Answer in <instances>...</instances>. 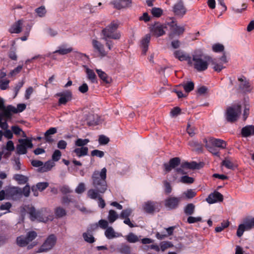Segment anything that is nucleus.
<instances>
[{
  "instance_id": "obj_43",
  "label": "nucleus",
  "mask_w": 254,
  "mask_h": 254,
  "mask_svg": "<svg viewBox=\"0 0 254 254\" xmlns=\"http://www.w3.org/2000/svg\"><path fill=\"white\" fill-rule=\"evenodd\" d=\"M82 236L84 241L88 243L92 244L95 242V238L93 235L89 233H84Z\"/></svg>"
},
{
  "instance_id": "obj_22",
  "label": "nucleus",
  "mask_w": 254,
  "mask_h": 254,
  "mask_svg": "<svg viewBox=\"0 0 254 254\" xmlns=\"http://www.w3.org/2000/svg\"><path fill=\"white\" fill-rule=\"evenodd\" d=\"M167 28L166 25L156 24L152 28V32L153 34L157 37H160L164 35L165 33L164 28Z\"/></svg>"
},
{
  "instance_id": "obj_42",
  "label": "nucleus",
  "mask_w": 254,
  "mask_h": 254,
  "mask_svg": "<svg viewBox=\"0 0 254 254\" xmlns=\"http://www.w3.org/2000/svg\"><path fill=\"white\" fill-rule=\"evenodd\" d=\"M89 142L88 139L78 138L75 141V145L78 147H85V145H87Z\"/></svg>"
},
{
  "instance_id": "obj_60",
  "label": "nucleus",
  "mask_w": 254,
  "mask_h": 254,
  "mask_svg": "<svg viewBox=\"0 0 254 254\" xmlns=\"http://www.w3.org/2000/svg\"><path fill=\"white\" fill-rule=\"evenodd\" d=\"M224 47L220 44H216L212 46V50L215 52H220L224 50Z\"/></svg>"
},
{
  "instance_id": "obj_49",
  "label": "nucleus",
  "mask_w": 254,
  "mask_h": 254,
  "mask_svg": "<svg viewBox=\"0 0 254 254\" xmlns=\"http://www.w3.org/2000/svg\"><path fill=\"white\" fill-rule=\"evenodd\" d=\"M187 198L191 199L194 197L196 194V192L191 189L188 190L187 191H184L183 193Z\"/></svg>"
},
{
  "instance_id": "obj_23",
  "label": "nucleus",
  "mask_w": 254,
  "mask_h": 254,
  "mask_svg": "<svg viewBox=\"0 0 254 254\" xmlns=\"http://www.w3.org/2000/svg\"><path fill=\"white\" fill-rule=\"evenodd\" d=\"M131 3V0H118L113 2L114 7L118 9L128 7Z\"/></svg>"
},
{
  "instance_id": "obj_16",
  "label": "nucleus",
  "mask_w": 254,
  "mask_h": 254,
  "mask_svg": "<svg viewBox=\"0 0 254 254\" xmlns=\"http://www.w3.org/2000/svg\"><path fill=\"white\" fill-rule=\"evenodd\" d=\"M238 81L240 82L239 87L241 90L244 92H250L251 90V84L245 76L239 77Z\"/></svg>"
},
{
  "instance_id": "obj_61",
  "label": "nucleus",
  "mask_w": 254,
  "mask_h": 254,
  "mask_svg": "<svg viewBox=\"0 0 254 254\" xmlns=\"http://www.w3.org/2000/svg\"><path fill=\"white\" fill-rule=\"evenodd\" d=\"M22 68V65H18L17 67H16L15 68H14L13 70H11L8 76L9 77H12L17 74H18L20 71L21 70Z\"/></svg>"
},
{
  "instance_id": "obj_55",
  "label": "nucleus",
  "mask_w": 254,
  "mask_h": 254,
  "mask_svg": "<svg viewBox=\"0 0 254 254\" xmlns=\"http://www.w3.org/2000/svg\"><path fill=\"white\" fill-rule=\"evenodd\" d=\"M49 186L47 182H40L37 184L36 188L40 191H42L45 190Z\"/></svg>"
},
{
  "instance_id": "obj_64",
  "label": "nucleus",
  "mask_w": 254,
  "mask_h": 254,
  "mask_svg": "<svg viewBox=\"0 0 254 254\" xmlns=\"http://www.w3.org/2000/svg\"><path fill=\"white\" fill-rule=\"evenodd\" d=\"M85 190V185L83 183H80L75 189V192L77 193H82Z\"/></svg>"
},
{
  "instance_id": "obj_53",
  "label": "nucleus",
  "mask_w": 254,
  "mask_h": 254,
  "mask_svg": "<svg viewBox=\"0 0 254 254\" xmlns=\"http://www.w3.org/2000/svg\"><path fill=\"white\" fill-rule=\"evenodd\" d=\"M222 165L229 169H234V164L228 159H225L222 162Z\"/></svg>"
},
{
  "instance_id": "obj_8",
  "label": "nucleus",
  "mask_w": 254,
  "mask_h": 254,
  "mask_svg": "<svg viewBox=\"0 0 254 254\" xmlns=\"http://www.w3.org/2000/svg\"><path fill=\"white\" fill-rule=\"evenodd\" d=\"M241 112L240 105H236L234 107H229L227 110L226 119L229 122L236 121Z\"/></svg>"
},
{
  "instance_id": "obj_7",
  "label": "nucleus",
  "mask_w": 254,
  "mask_h": 254,
  "mask_svg": "<svg viewBox=\"0 0 254 254\" xmlns=\"http://www.w3.org/2000/svg\"><path fill=\"white\" fill-rule=\"evenodd\" d=\"M57 241V238L55 235H50L45 240L42 246L40 247L38 252H46L51 250L55 246Z\"/></svg>"
},
{
  "instance_id": "obj_15",
  "label": "nucleus",
  "mask_w": 254,
  "mask_h": 254,
  "mask_svg": "<svg viewBox=\"0 0 254 254\" xmlns=\"http://www.w3.org/2000/svg\"><path fill=\"white\" fill-rule=\"evenodd\" d=\"M181 163V159L179 157H174L171 159L168 163H164V170L166 172H170L172 169H175Z\"/></svg>"
},
{
  "instance_id": "obj_1",
  "label": "nucleus",
  "mask_w": 254,
  "mask_h": 254,
  "mask_svg": "<svg viewBox=\"0 0 254 254\" xmlns=\"http://www.w3.org/2000/svg\"><path fill=\"white\" fill-rule=\"evenodd\" d=\"M107 170L103 168L100 172L95 171L92 175V184L94 189H91L87 191L88 197L92 199H98L99 207L103 208L105 206L104 200L100 196V193H104L107 190L106 179Z\"/></svg>"
},
{
  "instance_id": "obj_21",
  "label": "nucleus",
  "mask_w": 254,
  "mask_h": 254,
  "mask_svg": "<svg viewBox=\"0 0 254 254\" xmlns=\"http://www.w3.org/2000/svg\"><path fill=\"white\" fill-rule=\"evenodd\" d=\"M23 21L20 19L14 23L8 31L10 33H19L21 32Z\"/></svg>"
},
{
  "instance_id": "obj_5",
  "label": "nucleus",
  "mask_w": 254,
  "mask_h": 254,
  "mask_svg": "<svg viewBox=\"0 0 254 254\" xmlns=\"http://www.w3.org/2000/svg\"><path fill=\"white\" fill-rule=\"evenodd\" d=\"M37 236V234L34 231L28 232L26 236L21 235L16 238V244L20 247H24L27 246L28 249H32L34 246L37 245V243L36 242H32Z\"/></svg>"
},
{
  "instance_id": "obj_37",
  "label": "nucleus",
  "mask_w": 254,
  "mask_h": 254,
  "mask_svg": "<svg viewBox=\"0 0 254 254\" xmlns=\"http://www.w3.org/2000/svg\"><path fill=\"white\" fill-rule=\"evenodd\" d=\"M125 239L128 242L130 243H135L139 240L137 236L131 232L126 236Z\"/></svg>"
},
{
  "instance_id": "obj_47",
  "label": "nucleus",
  "mask_w": 254,
  "mask_h": 254,
  "mask_svg": "<svg viewBox=\"0 0 254 254\" xmlns=\"http://www.w3.org/2000/svg\"><path fill=\"white\" fill-rule=\"evenodd\" d=\"M152 15L156 17H160L163 14V10L158 7H153L151 10Z\"/></svg>"
},
{
  "instance_id": "obj_54",
  "label": "nucleus",
  "mask_w": 254,
  "mask_h": 254,
  "mask_svg": "<svg viewBox=\"0 0 254 254\" xmlns=\"http://www.w3.org/2000/svg\"><path fill=\"white\" fill-rule=\"evenodd\" d=\"M10 82L8 79H0V89L4 90L6 89L9 86Z\"/></svg>"
},
{
  "instance_id": "obj_62",
  "label": "nucleus",
  "mask_w": 254,
  "mask_h": 254,
  "mask_svg": "<svg viewBox=\"0 0 254 254\" xmlns=\"http://www.w3.org/2000/svg\"><path fill=\"white\" fill-rule=\"evenodd\" d=\"M91 155L92 156H97L99 158H102L104 155V152L102 151L95 149L91 151Z\"/></svg>"
},
{
  "instance_id": "obj_9",
  "label": "nucleus",
  "mask_w": 254,
  "mask_h": 254,
  "mask_svg": "<svg viewBox=\"0 0 254 254\" xmlns=\"http://www.w3.org/2000/svg\"><path fill=\"white\" fill-rule=\"evenodd\" d=\"M6 199L17 200L21 197V189L17 187H6Z\"/></svg>"
},
{
  "instance_id": "obj_41",
  "label": "nucleus",
  "mask_w": 254,
  "mask_h": 254,
  "mask_svg": "<svg viewBox=\"0 0 254 254\" xmlns=\"http://www.w3.org/2000/svg\"><path fill=\"white\" fill-rule=\"evenodd\" d=\"M72 51V48H65L63 47H60L58 50L54 52L53 54L58 53L60 55H64L70 53Z\"/></svg>"
},
{
  "instance_id": "obj_11",
  "label": "nucleus",
  "mask_w": 254,
  "mask_h": 254,
  "mask_svg": "<svg viewBox=\"0 0 254 254\" xmlns=\"http://www.w3.org/2000/svg\"><path fill=\"white\" fill-rule=\"evenodd\" d=\"M180 201L181 197L169 196L165 200L164 204L169 209H175L179 206Z\"/></svg>"
},
{
  "instance_id": "obj_38",
  "label": "nucleus",
  "mask_w": 254,
  "mask_h": 254,
  "mask_svg": "<svg viewBox=\"0 0 254 254\" xmlns=\"http://www.w3.org/2000/svg\"><path fill=\"white\" fill-rule=\"evenodd\" d=\"M183 87L185 91L187 93H189L194 89V83L192 81H188L186 83H184L181 84Z\"/></svg>"
},
{
  "instance_id": "obj_4",
  "label": "nucleus",
  "mask_w": 254,
  "mask_h": 254,
  "mask_svg": "<svg viewBox=\"0 0 254 254\" xmlns=\"http://www.w3.org/2000/svg\"><path fill=\"white\" fill-rule=\"evenodd\" d=\"M203 142L207 149L212 154L217 156L219 155V152L217 148L224 149L227 145L224 140L212 137L204 139Z\"/></svg>"
},
{
  "instance_id": "obj_35",
  "label": "nucleus",
  "mask_w": 254,
  "mask_h": 254,
  "mask_svg": "<svg viewBox=\"0 0 254 254\" xmlns=\"http://www.w3.org/2000/svg\"><path fill=\"white\" fill-rule=\"evenodd\" d=\"M174 56L176 58L178 59L181 61L186 60L189 61L190 58V57L185 54L182 51H175L174 52Z\"/></svg>"
},
{
  "instance_id": "obj_46",
  "label": "nucleus",
  "mask_w": 254,
  "mask_h": 254,
  "mask_svg": "<svg viewBox=\"0 0 254 254\" xmlns=\"http://www.w3.org/2000/svg\"><path fill=\"white\" fill-rule=\"evenodd\" d=\"M245 230H247L246 224L245 222H244V223L243 224H241L239 225L238 229H237V236L238 237H241L243 235V233Z\"/></svg>"
},
{
  "instance_id": "obj_56",
  "label": "nucleus",
  "mask_w": 254,
  "mask_h": 254,
  "mask_svg": "<svg viewBox=\"0 0 254 254\" xmlns=\"http://www.w3.org/2000/svg\"><path fill=\"white\" fill-rule=\"evenodd\" d=\"M99 143L101 145L107 144L110 141L109 138L104 135H101L99 137Z\"/></svg>"
},
{
  "instance_id": "obj_17",
  "label": "nucleus",
  "mask_w": 254,
  "mask_h": 254,
  "mask_svg": "<svg viewBox=\"0 0 254 254\" xmlns=\"http://www.w3.org/2000/svg\"><path fill=\"white\" fill-rule=\"evenodd\" d=\"M56 95L60 97L59 100V104L60 105H64L71 100L72 94L70 91H66L64 92L58 93Z\"/></svg>"
},
{
  "instance_id": "obj_25",
  "label": "nucleus",
  "mask_w": 254,
  "mask_h": 254,
  "mask_svg": "<svg viewBox=\"0 0 254 254\" xmlns=\"http://www.w3.org/2000/svg\"><path fill=\"white\" fill-rule=\"evenodd\" d=\"M84 67L87 79L89 80L92 83H97V78L94 70L89 68L86 66H85Z\"/></svg>"
},
{
  "instance_id": "obj_13",
  "label": "nucleus",
  "mask_w": 254,
  "mask_h": 254,
  "mask_svg": "<svg viewBox=\"0 0 254 254\" xmlns=\"http://www.w3.org/2000/svg\"><path fill=\"white\" fill-rule=\"evenodd\" d=\"M0 109L3 111V113L2 114L8 119L11 118L12 113H17V111L15 107L12 105H8L5 107L3 103L0 104Z\"/></svg>"
},
{
  "instance_id": "obj_29",
  "label": "nucleus",
  "mask_w": 254,
  "mask_h": 254,
  "mask_svg": "<svg viewBox=\"0 0 254 254\" xmlns=\"http://www.w3.org/2000/svg\"><path fill=\"white\" fill-rule=\"evenodd\" d=\"M88 152V148L87 147H78L75 148L73 150V153H75L78 157L85 156L87 155Z\"/></svg>"
},
{
  "instance_id": "obj_24",
  "label": "nucleus",
  "mask_w": 254,
  "mask_h": 254,
  "mask_svg": "<svg viewBox=\"0 0 254 254\" xmlns=\"http://www.w3.org/2000/svg\"><path fill=\"white\" fill-rule=\"evenodd\" d=\"M105 235L108 239H112L122 236L121 233L116 232L112 227H108L105 231Z\"/></svg>"
},
{
  "instance_id": "obj_36",
  "label": "nucleus",
  "mask_w": 254,
  "mask_h": 254,
  "mask_svg": "<svg viewBox=\"0 0 254 254\" xmlns=\"http://www.w3.org/2000/svg\"><path fill=\"white\" fill-rule=\"evenodd\" d=\"M195 210V205L192 203L188 204L184 208V212L187 215H191Z\"/></svg>"
},
{
  "instance_id": "obj_19",
  "label": "nucleus",
  "mask_w": 254,
  "mask_h": 254,
  "mask_svg": "<svg viewBox=\"0 0 254 254\" xmlns=\"http://www.w3.org/2000/svg\"><path fill=\"white\" fill-rule=\"evenodd\" d=\"M92 43L94 49L101 57H105L107 55V52L104 49V46L101 43L96 40H93Z\"/></svg>"
},
{
  "instance_id": "obj_32",
  "label": "nucleus",
  "mask_w": 254,
  "mask_h": 254,
  "mask_svg": "<svg viewBox=\"0 0 254 254\" xmlns=\"http://www.w3.org/2000/svg\"><path fill=\"white\" fill-rule=\"evenodd\" d=\"M213 65V68L215 71L220 72L221 70L224 68L225 67L223 66V64L221 63H217L216 59H212L210 58V63Z\"/></svg>"
},
{
  "instance_id": "obj_57",
  "label": "nucleus",
  "mask_w": 254,
  "mask_h": 254,
  "mask_svg": "<svg viewBox=\"0 0 254 254\" xmlns=\"http://www.w3.org/2000/svg\"><path fill=\"white\" fill-rule=\"evenodd\" d=\"M202 220L201 217H192L190 215L187 219V222L189 224L194 223L198 222H200Z\"/></svg>"
},
{
  "instance_id": "obj_63",
  "label": "nucleus",
  "mask_w": 254,
  "mask_h": 254,
  "mask_svg": "<svg viewBox=\"0 0 254 254\" xmlns=\"http://www.w3.org/2000/svg\"><path fill=\"white\" fill-rule=\"evenodd\" d=\"M21 196L24 195L25 197H28L30 192V188L28 185H26L22 190L21 189Z\"/></svg>"
},
{
  "instance_id": "obj_28",
  "label": "nucleus",
  "mask_w": 254,
  "mask_h": 254,
  "mask_svg": "<svg viewBox=\"0 0 254 254\" xmlns=\"http://www.w3.org/2000/svg\"><path fill=\"white\" fill-rule=\"evenodd\" d=\"M100 118L97 114H89L87 118V124L89 126H95L99 123Z\"/></svg>"
},
{
  "instance_id": "obj_18",
  "label": "nucleus",
  "mask_w": 254,
  "mask_h": 254,
  "mask_svg": "<svg viewBox=\"0 0 254 254\" xmlns=\"http://www.w3.org/2000/svg\"><path fill=\"white\" fill-rule=\"evenodd\" d=\"M173 11L176 15L183 16L186 13V10L184 5L183 2L180 1L176 3L173 7Z\"/></svg>"
},
{
  "instance_id": "obj_40",
  "label": "nucleus",
  "mask_w": 254,
  "mask_h": 254,
  "mask_svg": "<svg viewBox=\"0 0 254 254\" xmlns=\"http://www.w3.org/2000/svg\"><path fill=\"white\" fill-rule=\"evenodd\" d=\"M57 131L56 127H51L48 129L45 133V137L47 141L49 142L51 141L50 135L54 134Z\"/></svg>"
},
{
  "instance_id": "obj_27",
  "label": "nucleus",
  "mask_w": 254,
  "mask_h": 254,
  "mask_svg": "<svg viewBox=\"0 0 254 254\" xmlns=\"http://www.w3.org/2000/svg\"><path fill=\"white\" fill-rule=\"evenodd\" d=\"M157 204L156 202L148 201L144 204L143 207L146 212L152 213L154 211Z\"/></svg>"
},
{
  "instance_id": "obj_45",
  "label": "nucleus",
  "mask_w": 254,
  "mask_h": 254,
  "mask_svg": "<svg viewBox=\"0 0 254 254\" xmlns=\"http://www.w3.org/2000/svg\"><path fill=\"white\" fill-rule=\"evenodd\" d=\"M35 11L37 15L40 17L45 16L47 12L46 9L44 6H41L39 7L36 8Z\"/></svg>"
},
{
  "instance_id": "obj_30",
  "label": "nucleus",
  "mask_w": 254,
  "mask_h": 254,
  "mask_svg": "<svg viewBox=\"0 0 254 254\" xmlns=\"http://www.w3.org/2000/svg\"><path fill=\"white\" fill-rule=\"evenodd\" d=\"M242 135L244 137H248L251 135L254 134V126H248L244 127L242 129Z\"/></svg>"
},
{
  "instance_id": "obj_48",
  "label": "nucleus",
  "mask_w": 254,
  "mask_h": 254,
  "mask_svg": "<svg viewBox=\"0 0 254 254\" xmlns=\"http://www.w3.org/2000/svg\"><path fill=\"white\" fill-rule=\"evenodd\" d=\"M119 250L122 253L129 254L130 252V247L127 244H122L119 248Z\"/></svg>"
},
{
  "instance_id": "obj_44",
  "label": "nucleus",
  "mask_w": 254,
  "mask_h": 254,
  "mask_svg": "<svg viewBox=\"0 0 254 254\" xmlns=\"http://www.w3.org/2000/svg\"><path fill=\"white\" fill-rule=\"evenodd\" d=\"M229 221L228 220L223 221L221 223V226H217L215 228V232L217 233L221 232L225 228H227L229 226Z\"/></svg>"
},
{
  "instance_id": "obj_59",
  "label": "nucleus",
  "mask_w": 254,
  "mask_h": 254,
  "mask_svg": "<svg viewBox=\"0 0 254 254\" xmlns=\"http://www.w3.org/2000/svg\"><path fill=\"white\" fill-rule=\"evenodd\" d=\"M245 222L246 224L247 230H250L254 228V217L250 219L246 220L245 221Z\"/></svg>"
},
{
  "instance_id": "obj_34",
  "label": "nucleus",
  "mask_w": 254,
  "mask_h": 254,
  "mask_svg": "<svg viewBox=\"0 0 254 254\" xmlns=\"http://www.w3.org/2000/svg\"><path fill=\"white\" fill-rule=\"evenodd\" d=\"M13 179L17 181V183L20 185H23L26 184L28 180L27 177L21 174L14 175L13 176Z\"/></svg>"
},
{
  "instance_id": "obj_2",
  "label": "nucleus",
  "mask_w": 254,
  "mask_h": 254,
  "mask_svg": "<svg viewBox=\"0 0 254 254\" xmlns=\"http://www.w3.org/2000/svg\"><path fill=\"white\" fill-rule=\"evenodd\" d=\"M210 58L203 55L200 51H196L192 55V59L190 58L189 63L192 64L197 71H203L207 69Z\"/></svg>"
},
{
  "instance_id": "obj_50",
  "label": "nucleus",
  "mask_w": 254,
  "mask_h": 254,
  "mask_svg": "<svg viewBox=\"0 0 254 254\" xmlns=\"http://www.w3.org/2000/svg\"><path fill=\"white\" fill-rule=\"evenodd\" d=\"M132 212V210L131 208H127L123 210L121 214H120V218H129V217L131 215Z\"/></svg>"
},
{
  "instance_id": "obj_14",
  "label": "nucleus",
  "mask_w": 254,
  "mask_h": 254,
  "mask_svg": "<svg viewBox=\"0 0 254 254\" xmlns=\"http://www.w3.org/2000/svg\"><path fill=\"white\" fill-rule=\"evenodd\" d=\"M206 200L209 204H213L218 202H222L223 200V196L219 192L214 191L208 195Z\"/></svg>"
},
{
  "instance_id": "obj_51",
  "label": "nucleus",
  "mask_w": 254,
  "mask_h": 254,
  "mask_svg": "<svg viewBox=\"0 0 254 254\" xmlns=\"http://www.w3.org/2000/svg\"><path fill=\"white\" fill-rule=\"evenodd\" d=\"M55 215L57 217L61 218L66 215L64 209L61 207H58L55 209Z\"/></svg>"
},
{
  "instance_id": "obj_3",
  "label": "nucleus",
  "mask_w": 254,
  "mask_h": 254,
  "mask_svg": "<svg viewBox=\"0 0 254 254\" xmlns=\"http://www.w3.org/2000/svg\"><path fill=\"white\" fill-rule=\"evenodd\" d=\"M28 213L30 215V218L32 221L36 220L46 222L49 220L52 221L53 219V215L50 209L44 208L39 210H36L32 206L29 208Z\"/></svg>"
},
{
  "instance_id": "obj_33",
  "label": "nucleus",
  "mask_w": 254,
  "mask_h": 254,
  "mask_svg": "<svg viewBox=\"0 0 254 254\" xmlns=\"http://www.w3.org/2000/svg\"><path fill=\"white\" fill-rule=\"evenodd\" d=\"M182 167H186V169H198L200 168V164L194 161H192L191 162H185L182 163Z\"/></svg>"
},
{
  "instance_id": "obj_31",
  "label": "nucleus",
  "mask_w": 254,
  "mask_h": 254,
  "mask_svg": "<svg viewBox=\"0 0 254 254\" xmlns=\"http://www.w3.org/2000/svg\"><path fill=\"white\" fill-rule=\"evenodd\" d=\"M55 165V163L49 160L47 161L43 166L39 168V171L40 172H46L51 170V169Z\"/></svg>"
},
{
  "instance_id": "obj_12",
  "label": "nucleus",
  "mask_w": 254,
  "mask_h": 254,
  "mask_svg": "<svg viewBox=\"0 0 254 254\" xmlns=\"http://www.w3.org/2000/svg\"><path fill=\"white\" fill-rule=\"evenodd\" d=\"M167 25L169 27L171 30V33L169 35L171 38H173L174 35H179L182 34L185 31L184 27L177 25L174 21L168 22Z\"/></svg>"
},
{
  "instance_id": "obj_39",
  "label": "nucleus",
  "mask_w": 254,
  "mask_h": 254,
  "mask_svg": "<svg viewBox=\"0 0 254 254\" xmlns=\"http://www.w3.org/2000/svg\"><path fill=\"white\" fill-rule=\"evenodd\" d=\"M118 218V215L114 210H110L109 212L108 219L110 223H112L115 222Z\"/></svg>"
},
{
  "instance_id": "obj_10",
  "label": "nucleus",
  "mask_w": 254,
  "mask_h": 254,
  "mask_svg": "<svg viewBox=\"0 0 254 254\" xmlns=\"http://www.w3.org/2000/svg\"><path fill=\"white\" fill-rule=\"evenodd\" d=\"M19 144L17 146V152L19 154H25L27 152V148L33 147L31 140L29 139H19Z\"/></svg>"
},
{
  "instance_id": "obj_58",
  "label": "nucleus",
  "mask_w": 254,
  "mask_h": 254,
  "mask_svg": "<svg viewBox=\"0 0 254 254\" xmlns=\"http://www.w3.org/2000/svg\"><path fill=\"white\" fill-rule=\"evenodd\" d=\"M62 153L59 150H56L53 155H52V159L54 161H58L61 157Z\"/></svg>"
},
{
  "instance_id": "obj_52",
  "label": "nucleus",
  "mask_w": 254,
  "mask_h": 254,
  "mask_svg": "<svg viewBox=\"0 0 254 254\" xmlns=\"http://www.w3.org/2000/svg\"><path fill=\"white\" fill-rule=\"evenodd\" d=\"M180 181L184 184H190L193 183L194 179L192 177L186 175L181 178Z\"/></svg>"
},
{
  "instance_id": "obj_26",
  "label": "nucleus",
  "mask_w": 254,
  "mask_h": 254,
  "mask_svg": "<svg viewBox=\"0 0 254 254\" xmlns=\"http://www.w3.org/2000/svg\"><path fill=\"white\" fill-rule=\"evenodd\" d=\"M150 38L151 36L150 34H146L141 41L142 55H146V53L148 50V44L150 42Z\"/></svg>"
},
{
  "instance_id": "obj_20",
  "label": "nucleus",
  "mask_w": 254,
  "mask_h": 254,
  "mask_svg": "<svg viewBox=\"0 0 254 254\" xmlns=\"http://www.w3.org/2000/svg\"><path fill=\"white\" fill-rule=\"evenodd\" d=\"M98 77L104 84H108L112 82V78L101 69H95Z\"/></svg>"
},
{
  "instance_id": "obj_6",
  "label": "nucleus",
  "mask_w": 254,
  "mask_h": 254,
  "mask_svg": "<svg viewBox=\"0 0 254 254\" xmlns=\"http://www.w3.org/2000/svg\"><path fill=\"white\" fill-rule=\"evenodd\" d=\"M119 25L117 23L112 22L102 30V39H119L121 34L117 31Z\"/></svg>"
}]
</instances>
